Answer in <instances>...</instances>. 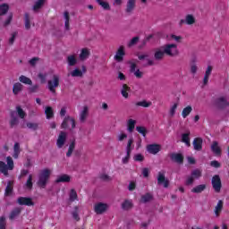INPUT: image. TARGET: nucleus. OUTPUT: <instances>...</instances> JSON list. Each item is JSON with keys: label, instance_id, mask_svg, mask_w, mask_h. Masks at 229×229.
<instances>
[{"label": "nucleus", "instance_id": "obj_21", "mask_svg": "<svg viewBox=\"0 0 229 229\" xmlns=\"http://www.w3.org/2000/svg\"><path fill=\"white\" fill-rule=\"evenodd\" d=\"M182 142L186 144V146L191 147V131H187L185 133L182 134Z\"/></svg>", "mask_w": 229, "mask_h": 229}, {"label": "nucleus", "instance_id": "obj_17", "mask_svg": "<svg viewBox=\"0 0 229 229\" xmlns=\"http://www.w3.org/2000/svg\"><path fill=\"white\" fill-rule=\"evenodd\" d=\"M197 62H198V57L193 55L191 60L190 61L191 74H196V72H198V65L196 64Z\"/></svg>", "mask_w": 229, "mask_h": 229}, {"label": "nucleus", "instance_id": "obj_13", "mask_svg": "<svg viewBox=\"0 0 229 229\" xmlns=\"http://www.w3.org/2000/svg\"><path fill=\"white\" fill-rule=\"evenodd\" d=\"M160 149H162L160 144L153 143L147 146V151L150 153V155H157V153H159Z\"/></svg>", "mask_w": 229, "mask_h": 229}, {"label": "nucleus", "instance_id": "obj_48", "mask_svg": "<svg viewBox=\"0 0 229 229\" xmlns=\"http://www.w3.org/2000/svg\"><path fill=\"white\" fill-rule=\"evenodd\" d=\"M97 3L105 10H110V4H108V2H105L104 0H97Z\"/></svg>", "mask_w": 229, "mask_h": 229}, {"label": "nucleus", "instance_id": "obj_35", "mask_svg": "<svg viewBox=\"0 0 229 229\" xmlns=\"http://www.w3.org/2000/svg\"><path fill=\"white\" fill-rule=\"evenodd\" d=\"M13 21V13H9L6 20L3 23L4 28H8V26L12 24Z\"/></svg>", "mask_w": 229, "mask_h": 229}, {"label": "nucleus", "instance_id": "obj_6", "mask_svg": "<svg viewBox=\"0 0 229 229\" xmlns=\"http://www.w3.org/2000/svg\"><path fill=\"white\" fill-rule=\"evenodd\" d=\"M211 183L215 192H221V188L223 187V184L221 183V177L219 176V174H216L213 176Z\"/></svg>", "mask_w": 229, "mask_h": 229}, {"label": "nucleus", "instance_id": "obj_22", "mask_svg": "<svg viewBox=\"0 0 229 229\" xmlns=\"http://www.w3.org/2000/svg\"><path fill=\"white\" fill-rule=\"evenodd\" d=\"M21 212H22V208H14L11 211V214L9 216V219H11V221H13V219H15V217H19V216H21Z\"/></svg>", "mask_w": 229, "mask_h": 229}, {"label": "nucleus", "instance_id": "obj_28", "mask_svg": "<svg viewBox=\"0 0 229 229\" xmlns=\"http://www.w3.org/2000/svg\"><path fill=\"white\" fill-rule=\"evenodd\" d=\"M10 10V5L8 4H0V17L6 15Z\"/></svg>", "mask_w": 229, "mask_h": 229}, {"label": "nucleus", "instance_id": "obj_30", "mask_svg": "<svg viewBox=\"0 0 229 229\" xmlns=\"http://www.w3.org/2000/svg\"><path fill=\"white\" fill-rule=\"evenodd\" d=\"M89 56H90V51H89L87 48H82L79 55L80 60L83 62V60H87Z\"/></svg>", "mask_w": 229, "mask_h": 229}, {"label": "nucleus", "instance_id": "obj_49", "mask_svg": "<svg viewBox=\"0 0 229 229\" xmlns=\"http://www.w3.org/2000/svg\"><path fill=\"white\" fill-rule=\"evenodd\" d=\"M6 162H7L6 166L9 169V171H13V159L12 158V157H7Z\"/></svg>", "mask_w": 229, "mask_h": 229}, {"label": "nucleus", "instance_id": "obj_43", "mask_svg": "<svg viewBox=\"0 0 229 229\" xmlns=\"http://www.w3.org/2000/svg\"><path fill=\"white\" fill-rule=\"evenodd\" d=\"M122 208L123 210H130L133 208V203L131 201L126 199L123 204H122Z\"/></svg>", "mask_w": 229, "mask_h": 229}, {"label": "nucleus", "instance_id": "obj_51", "mask_svg": "<svg viewBox=\"0 0 229 229\" xmlns=\"http://www.w3.org/2000/svg\"><path fill=\"white\" fill-rule=\"evenodd\" d=\"M38 89H40V86L38 84H36L34 86L28 88L29 94H35V92H38Z\"/></svg>", "mask_w": 229, "mask_h": 229}, {"label": "nucleus", "instance_id": "obj_15", "mask_svg": "<svg viewBox=\"0 0 229 229\" xmlns=\"http://www.w3.org/2000/svg\"><path fill=\"white\" fill-rule=\"evenodd\" d=\"M164 56H165V52L162 47L159 48H157L154 53V60H157V62H160L164 60Z\"/></svg>", "mask_w": 229, "mask_h": 229}, {"label": "nucleus", "instance_id": "obj_33", "mask_svg": "<svg viewBox=\"0 0 229 229\" xmlns=\"http://www.w3.org/2000/svg\"><path fill=\"white\" fill-rule=\"evenodd\" d=\"M45 114L47 116V119H53L55 117V112L53 111V107L47 106L45 108Z\"/></svg>", "mask_w": 229, "mask_h": 229}, {"label": "nucleus", "instance_id": "obj_50", "mask_svg": "<svg viewBox=\"0 0 229 229\" xmlns=\"http://www.w3.org/2000/svg\"><path fill=\"white\" fill-rule=\"evenodd\" d=\"M25 185L29 189V191H31V189H33V176L32 175H29V178H28Z\"/></svg>", "mask_w": 229, "mask_h": 229}, {"label": "nucleus", "instance_id": "obj_14", "mask_svg": "<svg viewBox=\"0 0 229 229\" xmlns=\"http://www.w3.org/2000/svg\"><path fill=\"white\" fill-rule=\"evenodd\" d=\"M125 55H126V52H124V47L121 46L116 51V54L114 55L115 62H123Z\"/></svg>", "mask_w": 229, "mask_h": 229}, {"label": "nucleus", "instance_id": "obj_47", "mask_svg": "<svg viewBox=\"0 0 229 229\" xmlns=\"http://www.w3.org/2000/svg\"><path fill=\"white\" fill-rule=\"evenodd\" d=\"M10 185H12V181L7 182V186L5 187L4 196H10V194H12V192H13V188H12Z\"/></svg>", "mask_w": 229, "mask_h": 229}, {"label": "nucleus", "instance_id": "obj_11", "mask_svg": "<svg viewBox=\"0 0 229 229\" xmlns=\"http://www.w3.org/2000/svg\"><path fill=\"white\" fill-rule=\"evenodd\" d=\"M157 185H162L165 189L169 187V181L167 178H165V174H162V172L157 174Z\"/></svg>", "mask_w": 229, "mask_h": 229}, {"label": "nucleus", "instance_id": "obj_44", "mask_svg": "<svg viewBox=\"0 0 229 229\" xmlns=\"http://www.w3.org/2000/svg\"><path fill=\"white\" fill-rule=\"evenodd\" d=\"M221 210H223V200H218V203L215 208V216H216V217H219Z\"/></svg>", "mask_w": 229, "mask_h": 229}, {"label": "nucleus", "instance_id": "obj_38", "mask_svg": "<svg viewBox=\"0 0 229 229\" xmlns=\"http://www.w3.org/2000/svg\"><path fill=\"white\" fill-rule=\"evenodd\" d=\"M19 81H21V83H24V85H33V81H31V79L24 75H21L19 77Z\"/></svg>", "mask_w": 229, "mask_h": 229}, {"label": "nucleus", "instance_id": "obj_52", "mask_svg": "<svg viewBox=\"0 0 229 229\" xmlns=\"http://www.w3.org/2000/svg\"><path fill=\"white\" fill-rule=\"evenodd\" d=\"M69 119H71V116L64 117L61 124V128H63V130H67V128H69Z\"/></svg>", "mask_w": 229, "mask_h": 229}, {"label": "nucleus", "instance_id": "obj_64", "mask_svg": "<svg viewBox=\"0 0 229 229\" xmlns=\"http://www.w3.org/2000/svg\"><path fill=\"white\" fill-rule=\"evenodd\" d=\"M132 73H134V76H136L139 79H140V78H142V76H144V73L142 72H140V69L135 70Z\"/></svg>", "mask_w": 229, "mask_h": 229}, {"label": "nucleus", "instance_id": "obj_3", "mask_svg": "<svg viewBox=\"0 0 229 229\" xmlns=\"http://www.w3.org/2000/svg\"><path fill=\"white\" fill-rule=\"evenodd\" d=\"M161 49L165 51V54L167 55V56H178L180 55V51L178 50V45L177 44H167L163 47H161Z\"/></svg>", "mask_w": 229, "mask_h": 229}, {"label": "nucleus", "instance_id": "obj_10", "mask_svg": "<svg viewBox=\"0 0 229 229\" xmlns=\"http://www.w3.org/2000/svg\"><path fill=\"white\" fill-rule=\"evenodd\" d=\"M94 210H95L96 214H98V216L101 214H105V212H106V210H108V204L103 203V202H98L95 205Z\"/></svg>", "mask_w": 229, "mask_h": 229}, {"label": "nucleus", "instance_id": "obj_53", "mask_svg": "<svg viewBox=\"0 0 229 229\" xmlns=\"http://www.w3.org/2000/svg\"><path fill=\"white\" fill-rule=\"evenodd\" d=\"M79 210L80 208H78V206H75L74 210L72 212V217L73 219H75V221H80V215L78 214Z\"/></svg>", "mask_w": 229, "mask_h": 229}, {"label": "nucleus", "instance_id": "obj_57", "mask_svg": "<svg viewBox=\"0 0 229 229\" xmlns=\"http://www.w3.org/2000/svg\"><path fill=\"white\" fill-rule=\"evenodd\" d=\"M178 108V103H174L173 106L170 109V117H174V114H176V109Z\"/></svg>", "mask_w": 229, "mask_h": 229}, {"label": "nucleus", "instance_id": "obj_36", "mask_svg": "<svg viewBox=\"0 0 229 229\" xmlns=\"http://www.w3.org/2000/svg\"><path fill=\"white\" fill-rule=\"evenodd\" d=\"M136 131H138V133L142 135V137H144V138H146V135H148V133H149V131H148V129L144 126H137Z\"/></svg>", "mask_w": 229, "mask_h": 229}, {"label": "nucleus", "instance_id": "obj_29", "mask_svg": "<svg viewBox=\"0 0 229 229\" xmlns=\"http://www.w3.org/2000/svg\"><path fill=\"white\" fill-rule=\"evenodd\" d=\"M66 61L69 67H74L78 64V59H76L75 55H68Z\"/></svg>", "mask_w": 229, "mask_h": 229}, {"label": "nucleus", "instance_id": "obj_16", "mask_svg": "<svg viewBox=\"0 0 229 229\" xmlns=\"http://www.w3.org/2000/svg\"><path fill=\"white\" fill-rule=\"evenodd\" d=\"M193 148L195 151H201L203 149V139L202 138H195L193 140Z\"/></svg>", "mask_w": 229, "mask_h": 229}, {"label": "nucleus", "instance_id": "obj_1", "mask_svg": "<svg viewBox=\"0 0 229 229\" xmlns=\"http://www.w3.org/2000/svg\"><path fill=\"white\" fill-rule=\"evenodd\" d=\"M17 115L20 117V119H25L27 114L24 112V109L21 106H16V110H11L10 111V128H15V126H19V118Z\"/></svg>", "mask_w": 229, "mask_h": 229}, {"label": "nucleus", "instance_id": "obj_5", "mask_svg": "<svg viewBox=\"0 0 229 229\" xmlns=\"http://www.w3.org/2000/svg\"><path fill=\"white\" fill-rule=\"evenodd\" d=\"M60 85V76L53 75V80L48 81L47 89L52 92V94H56V88Z\"/></svg>", "mask_w": 229, "mask_h": 229}, {"label": "nucleus", "instance_id": "obj_59", "mask_svg": "<svg viewBox=\"0 0 229 229\" xmlns=\"http://www.w3.org/2000/svg\"><path fill=\"white\" fill-rule=\"evenodd\" d=\"M0 229H6V217H0Z\"/></svg>", "mask_w": 229, "mask_h": 229}, {"label": "nucleus", "instance_id": "obj_40", "mask_svg": "<svg viewBox=\"0 0 229 229\" xmlns=\"http://www.w3.org/2000/svg\"><path fill=\"white\" fill-rule=\"evenodd\" d=\"M70 74L72 78H81V76H83V72L76 67Z\"/></svg>", "mask_w": 229, "mask_h": 229}, {"label": "nucleus", "instance_id": "obj_4", "mask_svg": "<svg viewBox=\"0 0 229 229\" xmlns=\"http://www.w3.org/2000/svg\"><path fill=\"white\" fill-rule=\"evenodd\" d=\"M213 106L216 110H225L229 106V102L226 97H218L214 99Z\"/></svg>", "mask_w": 229, "mask_h": 229}, {"label": "nucleus", "instance_id": "obj_62", "mask_svg": "<svg viewBox=\"0 0 229 229\" xmlns=\"http://www.w3.org/2000/svg\"><path fill=\"white\" fill-rule=\"evenodd\" d=\"M211 167H215L216 169L221 167V163H219L217 160H213L210 162Z\"/></svg>", "mask_w": 229, "mask_h": 229}, {"label": "nucleus", "instance_id": "obj_46", "mask_svg": "<svg viewBox=\"0 0 229 229\" xmlns=\"http://www.w3.org/2000/svg\"><path fill=\"white\" fill-rule=\"evenodd\" d=\"M152 103L151 102H148L146 100L143 101H140L136 103V106H143V108H149V106H151Z\"/></svg>", "mask_w": 229, "mask_h": 229}, {"label": "nucleus", "instance_id": "obj_34", "mask_svg": "<svg viewBox=\"0 0 229 229\" xmlns=\"http://www.w3.org/2000/svg\"><path fill=\"white\" fill-rule=\"evenodd\" d=\"M76 148V139H73L72 141H71V144L68 148V151L66 153V157H71L72 155V151H74V148Z\"/></svg>", "mask_w": 229, "mask_h": 229}, {"label": "nucleus", "instance_id": "obj_27", "mask_svg": "<svg viewBox=\"0 0 229 229\" xmlns=\"http://www.w3.org/2000/svg\"><path fill=\"white\" fill-rule=\"evenodd\" d=\"M130 90H131V89L128 85L123 84L121 89V94L123 98H125V99H128V98L130 97L128 92H130Z\"/></svg>", "mask_w": 229, "mask_h": 229}, {"label": "nucleus", "instance_id": "obj_26", "mask_svg": "<svg viewBox=\"0 0 229 229\" xmlns=\"http://www.w3.org/2000/svg\"><path fill=\"white\" fill-rule=\"evenodd\" d=\"M135 124H137V121L133 119H129L127 122V131L129 133H133V130H135Z\"/></svg>", "mask_w": 229, "mask_h": 229}, {"label": "nucleus", "instance_id": "obj_58", "mask_svg": "<svg viewBox=\"0 0 229 229\" xmlns=\"http://www.w3.org/2000/svg\"><path fill=\"white\" fill-rule=\"evenodd\" d=\"M134 162H144V157L142 154H136L133 157Z\"/></svg>", "mask_w": 229, "mask_h": 229}, {"label": "nucleus", "instance_id": "obj_37", "mask_svg": "<svg viewBox=\"0 0 229 229\" xmlns=\"http://www.w3.org/2000/svg\"><path fill=\"white\" fill-rule=\"evenodd\" d=\"M8 166L6 165L5 162L0 161V173H3L4 176H8Z\"/></svg>", "mask_w": 229, "mask_h": 229}, {"label": "nucleus", "instance_id": "obj_9", "mask_svg": "<svg viewBox=\"0 0 229 229\" xmlns=\"http://www.w3.org/2000/svg\"><path fill=\"white\" fill-rule=\"evenodd\" d=\"M18 205H25L26 207H34L35 202L31 197H19L17 199Z\"/></svg>", "mask_w": 229, "mask_h": 229}, {"label": "nucleus", "instance_id": "obj_60", "mask_svg": "<svg viewBox=\"0 0 229 229\" xmlns=\"http://www.w3.org/2000/svg\"><path fill=\"white\" fill-rule=\"evenodd\" d=\"M128 64L130 65V72L131 73L135 72V69H137V64H135V63H133L131 61H129Z\"/></svg>", "mask_w": 229, "mask_h": 229}, {"label": "nucleus", "instance_id": "obj_63", "mask_svg": "<svg viewBox=\"0 0 229 229\" xmlns=\"http://www.w3.org/2000/svg\"><path fill=\"white\" fill-rule=\"evenodd\" d=\"M47 76V73H38V78H39L41 83H46V78Z\"/></svg>", "mask_w": 229, "mask_h": 229}, {"label": "nucleus", "instance_id": "obj_8", "mask_svg": "<svg viewBox=\"0 0 229 229\" xmlns=\"http://www.w3.org/2000/svg\"><path fill=\"white\" fill-rule=\"evenodd\" d=\"M67 140V132L61 131L56 140V146L59 149H62L65 146V141Z\"/></svg>", "mask_w": 229, "mask_h": 229}, {"label": "nucleus", "instance_id": "obj_39", "mask_svg": "<svg viewBox=\"0 0 229 229\" xmlns=\"http://www.w3.org/2000/svg\"><path fill=\"white\" fill-rule=\"evenodd\" d=\"M45 4L46 0H38L33 5L32 10H34V12H37V10H40V8H42V6H44Z\"/></svg>", "mask_w": 229, "mask_h": 229}, {"label": "nucleus", "instance_id": "obj_42", "mask_svg": "<svg viewBox=\"0 0 229 229\" xmlns=\"http://www.w3.org/2000/svg\"><path fill=\"white\" fill-rule=\"evenodd\" d=\"M24 21H25V30H31V21L30 20V13H25Z\"/></svg>", "mask_w": 229, "mask_h": 229}, {"label": "nucleus", "instance_id": "obj_54", "mask_svg": "<svg viewBox=\"0 0 229 229\" xmlns=\"http://www.w3.org/2000/svg\"><path fill=\"white\" fill-rule=\"evenodd\" d=\"M131 144H133V137H131L127 142L126 153H131V149H133V148H131Z\"/></svg>", "mask_w": 229, "mask_h": 229}, {"label": "nucleus", "instance_id": "obj_55", "mask_svg": "<svg viewBox=\"0 0 229 229\" xmlns=\"http://www.w3.org/2000/svg\"><path fill=\"white\" fill-rule=\"evenodd\" d=\"M140 38H139V36L132 38L128 43V47H133V46H135L139 42Z\"/></svg>", "mask_w": 229, "mask_h": 229}, {"label": "nucleus", "instance_id": "obj_56", "mask_svg": "<svg viewBox=\"0 0 229 229\" xmlns=\"http://www.w3.org/2000/svg\"><path fill=\"white\" fill-rule=\"evenodd\" d=\"M27 128L33 130L34 131L38 130V123H27Z\"/></svg>", "mask_w": 229, "mask_h": 229}, {"label": "nucleus", "instance_id": "obj_45", "mask_svg": "<svg viewBox=\"0 0 229 229\" xmlns=\"http://www.w3.org/2000/svg\"><path fill=\"white\" fill-rule=\"evenodd\" d=\"M192 112V106H188L182 109V115L183 119L187 118V116Z\"/></svg>", "mask_w": 229, "mask_h": 229}, {"label": "nucleus", "instance_id": "obj_20", "mask_svg": "<svg viewBox=\"0 0 229 229\" xmlns=\"http://www.w3.org/2000/svg\"><path fill=\"white\" fill-rule=\"evenodd\" d=\"M89 117V106H85L80 114V123H85Z\"/></svg>", "mask_w": 229, "mask_h": 229}, {"label": "nucleus", "instance_id": "obj_12", "mask_svg": "<svg viewBox=\"0 0 229 229\" xmlns=\"http://www.w3.org/2000/svg\"><path fill=\"white\" fill-rule=\"evenodd\" d=\"M183 24H188V26H192V24H196V18L192 14L186 15L185 20L182 19L179 22V26Z\"/></svg>", "mask_w": 229, "mask_h": 229}, {"label": "nucleus", "instance_id": "obj_41", "mask_svg": "<svg viewBox=\"0 0 229 229\" xmlns=\"http://www.w3.org/2000/svg\"><path fill=\"white\" fill-rule=\"evenodd\" d=\"M78 199V193L76 192V190L72 189L69 194V201L72 203L73 201H76Z\"/></svg>", "mask_w": 229, "mask_h": 229}, {"label": "nucleus", "instance_id": "obj_32", "mask_svg": "<svg viewBox=\"0 0 229 229\" xmlns=\"http://www.w3.org/2000/svg\"><path fill=\"white\" fill-rule=\"evenodd\" d=\"M138 59L139 60H147L148 64H145L144 67H146V65H155V62H153V60L149 59L148 55H138Z\"/></svg>", "mask_w": 229, "mask_h": 229}, {"label": "nucleus", "instance_id": "obj_25", "mask_svg": "<svg viewBox=\"0 0 229 229\" xmlns=\"http://www.w3.org/2000/svg\"><path fill=\"white\" fill-rule=\"evenodd\" d=\"M207 189V184H199L191 189L193 194H201Z\"/></svg>", "mask_w": 229, "mask_h": 229}, {"label": "nucleus", "instance_id": "obj_61", "mask_svg": "<svg viewBox=\"0 0 229 229\" xmlns=\"http://www.w3.org/2000/svg\"><path fill=\"white\" fill-rule=\"evenodd\" d=\"M191 176H194L195 178H201V171L199 169H195L191 172Z\"/></svg>", "mask_w": 229, "mask_h": 229}, {"label": "nucleus", "instance_id": "obj_24", "mask_svg": "<svg viewBox=\"0 0 229 229\" xmlns=\"http://www.w3.org/2000/svg\"><path fill=\"white\" fill-rule=\"evenodd\" d=\"M155 197L150 192H147L141 196V203H149V201H153Z\"/></svg>", "mask_w": 229, "mask_h": 229}, {"label": "nucleus", "instance_id": "obj_23", "mask_svg": "<svg viewBox=\"0 0 229 229\" xmlns=\"http://www.w3.org/2000/svg\"><path fill=\"white\" fill-rule=\"evenodd\" d=\"M22 89H24V86L21 82L14 83L13 86V94L17 96L19 92H22Z\"/></svg>", "mask_w": 229, "mask_h": 229}, {"label": "nucleus", "instance_id": "obj_7", "mask_svg": "<svg viewBox=\"0 0 229 229\" xmlns=\"http://www.w3.org/2000/svg\"><path fill=\"white\" fill-rule=\"evenodd\" d=\"M170 159L172 160V162H174V164H179V165H183V160H185V157L182 153L174 152L170 155Z\"/></svg>", "mask_w": 229, "mask_h": 229}, {"label": "nucleus", "instance_id": "obj_31", "mask_svg": "<svg viewBox=\"0 0 229 229\" xmlns=\"http://www.w3.org/2000/svg\"><path fill=\"white\" fill-rule=\"evenodd\" d=\"M133 10H135V0H128L125 12L127 13H131V12H133Z\"/></svg>", "mask_w": 229, "mask_h": 229}, {"label": "nucleus", "instance_id": "obj_2", "mask_svg": "<svg viewBox=\"0 0 229 229\" xmlns=\"http://www.w3.org/2000/svg\"><path fill=\"white\" fill-rule=\"evenodd\" d=\"M49 178H51V170H49V168L43 169L38 175V180L37 182L38 187H39V189H46Z\"/></svg>", "mask_w": 229, "mask_h": 229}, {"label": "nucleus", "instance_id": "obj_19", "mask_svg": "<svg viewBox=\"0 0 229 229\" xmlns=\"http://www.w3.org/2000/svg\"><path fill=\"white\" fill-rule=\"evenodd\" d=\"M69 182H71V175L65 174L59 175L55 180L56 183H69Z\"/></svg>", "mask_w": 229, "mask_h": 229}, {"label": "nucleus", "instance_id": "obj_18", "mask_svg": "<svg viewBox=\"0 0 229 229\" xmlns=\"http://www.w3.org/2000/svg\"><path fill=\"white\" fill-rule=\"evenodd\" d=\"M211 151L216 155V157H221V148L219 147V142L213 141L211 145Z\"/></svg>", "mask_w": 229, "mask_h": 229}]
</instances>
